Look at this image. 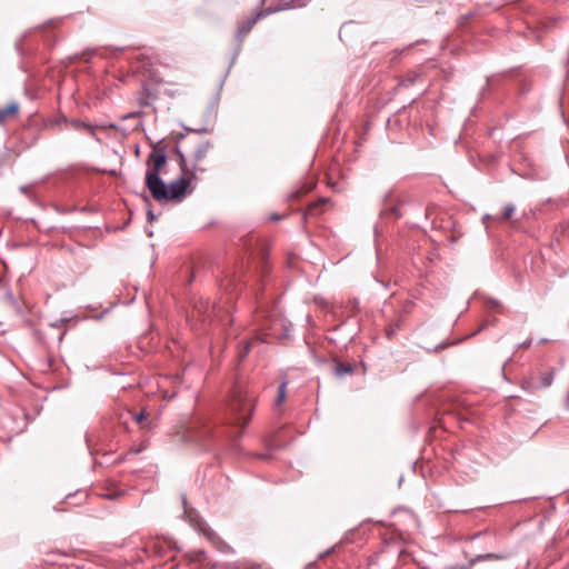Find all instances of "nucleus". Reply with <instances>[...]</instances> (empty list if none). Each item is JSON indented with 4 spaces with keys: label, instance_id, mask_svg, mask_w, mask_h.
Wrapping results in <instances>:
<instances>
[{
    "label": "nucleus",
    "instance_id": "nucleus-25",
    "mask_svg": "<svg viewBox=\"0 0 569 569\" xmlns=\"http://www.w3.org/2000/svg\"><path fill=\"white\" fill-rule=\"evenodd\" d=\"M486 558H495V559H499L500 557H499V556H497V555H495V553H488V555L486 556Z\"/></svg>",
    "mask_w": 569,
    "mask_h": 569
},
{
    "label": "nucleus",
    "instance_id": "nucleus-1",
    "mask_svg": "<svg viewBox=\"0 0 569 569\" xmlns=\"http://www.w3.org/2000/svg\"><path fill=\"white\" fill-rule=\"evenodd\" d=\"M228 407L232 416V423L243 427L253 415L256 397L246 387L238 386L232 391Z\"/></svg>",
    "mask_w": 569,
    "mask_h": 569
},
{
    "label": "nucleus",
    "instance_id": "nucleus-20",
    "mask_svg": "<svg viewBox=\"0 0 569 569\" xmlns=\"http://www.w3.org/2000/svg\"><path fill=\"white\" fill-rule=\"evenodd\" d=\"M532 343V339H528L521 343L518 345V348H529Z\"/></svg>",
    "mask_w": 569,
    "mask_h": 569
},
{
    "label": "nucleus",
    "instance_id": "nucleus-14",
    "mask_svg": "<svg viewBox=\"0 0 569 569\" xmlns=\"http://www.w3.org/2000/svg\"><path fill=\"white\" fill-rule=\"evenodd\" d=\"M516 211V207L513 203H508L503 208V212L501 213V216L498 218L499 221H503V220H508L512 217V214L515 213Z\"/></svg>",
    "mask_w": 569,
    "mask_h": 569
},
{
    "label": "nucleus",
    "instance_id": "nucleus-6",
    "mask_svg": "<svg viewBox=\"0 0 569 569\" xmlns=\"http://www.w3.org/2000/svg\"><path fill=\"white\" fill-rule=\"evenodd\" d=\"M132 419L136 421V423L139 426L141 430L150 431L157 427V420L152 418L149 413H147L144 410L138 412V413H131Z\"/></svg>",
    "mask_w": 569,
    "mask_h": 569
},
{
    "label": "nucleus",
    "instance_id": "nucleus-22",
    "mask_svg": "<svg viewBox=\"0 0 569 569\" xmlns=\"http://www.w3.org/2000/svg\"><path fill=\"white\" fill-rule=\"evenodd\" d=\"M147 216L149 221H153L157 218L152 210H148Z\"/></svg>",
    "mask_w": 569,
    "mask_h": 569
},
{
    "label": "nucleus",
    "instance_id": "nucleus-29",
    "mask_svg": "<svg viewBox=\"0 0 569 569\" xmlns=\"http://www.w3.org/2000/svg\"><path fill=\"white\" fill-rule=\"evenodd\" d=\"M108 497H109V499H111V498H112V493H111V488H110V487H109V493H108Z\"/></svg>",
    "mask_w": 569,
    "mask_h": 569
},
{
    "label": "nucleus",
    "instance_id": "nucleus-16",
    "mask_svg": "<svg viewBox=\"0 0 569 569\" xmlns=\"http://www.w3.org/2000/svg\"><path fill=\"white\" fill-rule=\"evenodd\" d=\"M258 339H252V340H249V341H246L242 346V348L239 350V359L240 361H242L243 359H246V357L248 356L252 345L254 342H257Z\"/></svg>",
    "mask_w": 569,
    "mask_h": 569
},
{
    "label": "nucleus",
    "instance_id": "nucleus-15",
    "mask_svg": "<svg viewBox=\"0 0 569 569\" xmlns=\"http://www.w3.org/2000/svg\"><path fill=\"white\" fill-rule=\"evenodd\" d=\"M258 339H252V340H249V341H246L242 346V348L239 350V359L240 361H242L243 359H246V357L248 356L252 345L254 342H257Z\"/></svg>",
    "mask_w": 569,
    "mask_h": 569
},
{
    "label": "nucleus",
    "instance_id": "nucleus-2",
    "mask_svg": "<svg viewBox=\"0 0 569 569\" xmlns=\"http://www.w3.org/2000/svg\"><path fill=\"white\" fill-rule=\"evenodd\" d=\"M192 183L189 182L187 179L178 177L173 181H171L169 184H167L163 179L160 180V186H152L149 188V192L151 197L158 201H174V202H181L187 194L191 193L193 191Z\"/></svg>",
    "mask_w": 569,
    "mask_h": 569
},
{
    "label": "nucleus",
    "instance_id": "nucleus-9",
    "mask_svg": "<svg viewBox=\"0 0 569 569\" xmlns=\"http://www.w3.org/2000/svg\"><path fill=\"white\" fill-rule=\"evenodd\" d=\"M18 112V104L16 103H9L4 108L0 109V121L4 122L9 118H12Z\"/></svg>",
    "mask_w": 569,
    "mask_h": 569
},
{
    "label": "nucleus",
    "instance_id": "nucleus-18",
    "mask_svg": "<svg viewBox=\"0 0 569 569\" xmlns=\"http://www.w3.org/2000/svg\"><path fill=\"white\" fill-rule=\"evenodd\" d=\"M400 328L399 323L395 326H390L386 329V335L389 339L393 338L397 335V330Z\"/></svg>",
    "mask_w": 569,
    "mask_h": 569
},
{
    "label": "nucleus",
    "instance_id": "nucleus-27",
    "mask_svg": "<svg viewBox=\"0 0 569 569\" xmlns=\"http://www.w3.org/2000/svg\"><path fill=\"white\" fill-rule=\"evenodd\" d=\"M237 54H238V51H237V52L234 53V56L232 57L231 62H233V60H236V56H237ZM230 64H232V63H230ZM230 68H231V66H229L228 70H229Z\"/></svg>",
    "mask_w": 569,
    "mask_h": 569
},
{
    "label": "nucleus",
    "instance_id": "nucleus-3",
    "mask_svg": "<svg viewBox=\"0 0 569 569\" xmlns=\"http://www.w3.org/2000/svg\"><path fill=\"white\" fill-rule=\"evenodd\" d=\"M168 160L164 148L152 147V150L147 157V172L144 178L146 188L149 189L157 183L160 186L161 171Z\"/></svg>",
    "mask_w": 569,
    "mask_h": 569
},
{
    "label": "nucleus",
    "instance_id": "nucleus-8",
    "mask_svg": "<svg viewBox=\"0 0 569 569\" xmlns=\"http://www.w3.org/2000/svg\"><path fill=\"white\" fill-rule=\"evenodd\" d=\"M211 148L212 143H210L209 141L199 144L194 150L193 161H196L197 163L202 161L207 157V153Z\"/></svg>",
    "mask_w": 569,
    "mask_h": 569
},
{
    "label": "nucleus",
    "instance_id": "nucleus-30",
    "mask_svg": "<svg viewBox=\"0 0 569 569\" xmlns=\"http://www.w3.org/2000/svg\"><path fill=\"white\" fill-rule=\"evenodd\" d=\"M97 129H98L99 131H104V130H106V128H104V127H99V128H97Z\"/></svg>",
    "mask_w": 569,
    "mask_h": 569
},
{
    "label": "nucleus",
    "instance_id": "nucleus-12",
    "mask_svg": "<svg viewBox=\"0 0 569 569\" xmlns=\"http://www.w3.org/2000/svg\"><path fill=\"white\" fill-rule=\"evenodd\" d=\"M286 390H287V381H283L278 387V393H277V398L274 400V406H280L283 403V401L286 399Z\"/></svg>",
    "mask_w": 569,
    "mask_h": 569
},
{
    "label": "nucleus",
    "instance_id": "nucleus-17",
    "mask_svg": "<svg viewBox=\"0 0 569 569\" xmlns=\"http://www.w3.org/2000/svg\"><path fill=\"white\" fill-rule=\"evenodd\" d=\"M87 443L88 446L91 448L92 452H99L100 449L97 448V443H96V440H94V436L93 435H89L87 437Z\"/></svg>",
    "mask_w": 569,
    "mask_h": 569
},
{
    "label": "nucleus",
    "instance_id": "nucleus-24",
    "mask_svg": "<svg viewBox=\"0 0 569 569\" xmlns=\"http://www.w3.org/2000/svg\"><path fill=\"white\" fill-rule=\"evenodd\" d=\"M270 219L271 220H280L281 217L279 214H277V213H273V214L270 216Z\"/></svg>",
    "mask_w": 569,
    "mask_h": 569
},
{
    "label": "nucleus",
    "instance_id": "nucleus-13",
    "mask_svg": "<svg viewBox=\"0 0 569 569\" xmlns=\"http://www.w3.org/2000/svg\"><path fill=\"white\" fill-rule=\"evenodd\" d=\"M351 371H352V366L350 363L339 362L335 367V372L339 377L350 373Z\"/></svg>",
    "mask_w": 569,
    "mask_h": 569
},
{
    "label": "nucleus",
    "instance_id": "nucleus-23",
    "mask_svg": "<svg viewBox=\"0 0 569 569\" xmlns=\"http://www.w3.org/2000/svg\"><path fill=\"white\" fill-rule=\"evenodd\" d=\"M415 79H416L415 77H410V78H408V79L406 80V86L412 84V83H413V81H415Z\"/></svg>",
    "mask_w": 569,
    "mask_h": 569
},
{
    "label": "nucleus",
    "instance_id": "nucleus-5",
    "mask_svg": "<svg viewBox=\"0 0 569 569\" xmlns=\"http://www.w3.org/2000/svg\"><path fill=\"white\" fill-rule=\"evenodd\" d=\"M292 8L289 3H286L283 6H278L276 8H266L261 11H259L256 16L250 17L248 20L242 22L237 30V38L239 43L242 42V38L251 31V29L254 27V24L258 22L259 19L264 18L271 13L278 12L280 10Z\"/></svg>",
    "mask_w": 569,
    "mask_h": 569
},
{
    "label": "nucleus",
    "instance_id": "nucleus-26",
    "mask_svg": "<svg viewBox=\"0 0 569 569\" xmlns=\"http://www.w3.org/2000/svg\"><path fill=\"white\" fill-rule=\"evenodd\" d=\"M192 131L197 132V133H206L207 129H199V130H192Z\"/></svg>",
    "mask_w": 569,
    "mask_h": 569
},
{
    "label": "nucleus",
    "instance_id": "nucleus-7",
    "mask_svg": "<svg viewBox=\"0 0 569 569\" xmlns=\"http://www.w3.org/2000/svg\"><path fill=\"white\" fill-rule=\"evenodd\" d=\"M553 377L555 370L549 369L545 372L539 373V383L533 382V378H530L529 380L525 381V386H527V388L530 389L547 388L552 385Z\"/></svg>",
    "mask_w": 569,
    "mask_h": 569
},
{
    "label": "nucleus",
    "instance_id": "nucleus-32",
    "mask_svg": "<svg viewBox=\"0 0 569 569\" xmlns=\"http://www.w3.org/2000/svg\"><path fill=\"white\" fill-rule=\"evenodd\" d=\"M266 0H261V2H264Z\"/></svg>",
    "mask_w": 569,
    "mask_h": 569
},
{
    "label": "nucleus",
    "instance_id": "nucleus-21",
    "mask_svg": "<svg viewBox=\"0 0 569 569\" xmlns=\"http://www.w3.org/2000/svg\"><path fill=\"white\" fill-rule=\"evenodd\" d=\"M333 550H335V547H331V548L327 549L326 551L321 552V553L319 555V559H322V558L327 557L328 555H330L331 552H333Z\"/></svg>",
    "mask_w": 569,
    "mask_h": 569
},
{
    "label": "nucleus",
    "instance_id": "nucleus-28",
    "mask_svg": "<svg viewBox=\"0 0 569 569\" xmlns=\"http://www.w3.org/2000/svg\"><path fill=\"white\" fill-rule=\"evenodd\" d=\"M299 194H300V193H299V191H296V192H293V193H292V197H293V198H298V197H299Z\"/></svg>",
    "mask_w": 569,
    "mask_h": 569
},
{
    "label": "nucleus",
    "instance_id": "nucleus-31",
    "mask_svg": "<svg viewBox=\"0 0 569 569\" xmlns=\"http://www.w3.org/2000/svg\"><path fill=\"white\" fill-rule=\"evenodd\" d=\"M198 555H199V556H203V555H204V551H203V550H200V551L198 552Z\"/></svg>",
    "mask_w": 569,
    "mask_h": 569
},
{
    "label": "nucleus",
    "instance_id": "nucleus-19",
    "mask_svg": "<svg viewBox=\"0 0 569 569\" xmlns=\"http://www.w3.org/2000/svg\"><path fill=\"white\" fill-rule=\"evenodd\" d=\"M329 201H330L329 198H325V197L319 198L318 201L310 204L309 210L312 212L318 206L327 204Z\"/></svg>",
    "mask_w": 569,
    "mask_h": 569
},
{
    "label": "nucleus",
    "instance_id": "nucleus-11",
    "mask_svg": "<svg viewBox=\"0 0 569 569\" xmlns=\"http://www.w3.org/2000/svg\"><path fill=\"white\" fill-rule=\"evenodd\" d=\"M71 126L74 129H84L87 132H89L93 137H97L96 128H93L90 124H87L84 122H80L78 120H74V121L71 122Z\"/></svg>",
    "mask_w": 569,
    "mask_h": 569
},
{
    "label": "nucleus",
    "instance_id": "nucleus-4",
    "mask_svg": "<svg viewBox=\"0 0 569 569\" xmlns=\"http://www.w3.org/2000/svg\"><path fill=\"white\" fill-rule=\"evenodd\" d=\"M174 153L177 156V162H178L179 170H180L179 177L184 178L189 182L192 183L193 180L197 179V173L203 172L204 169L200 168L199 164L193 160L191 162H189L179 144L176 146Z\"/></svg>",
    "mask_w": 569,
    "mask_h": 569
},
{
    "label": "nucleus",
    "instance_id": "nucleus-10",
    "mask_svg": "<svg viewBox=\"0 0 569 569\" xmlns=\"http://www.w3.org/2000/svg\"><path fill=\"white\" fill-rule=\"evenodd\" d=\"M203 535L219 549H221V546L224 545L223 541L217 536V533L210 528L203 529Z\"/></svg>",
    "mask_w": 569,
    "mask_h": 569
}]
</instances>
